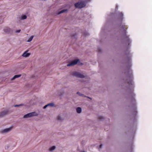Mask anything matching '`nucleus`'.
<instances>
[{
    "label": "nucleus",
    "instance_id": "obj_1",
    "mask_svg": "<svg viewBox=\"0 0 152 152\" xmlns=\"http://www.w3.org/2000/svg\"><path fill=\"white\" fill-rule=\"evenodd\" d=\"M89 0H82L77 2V8H82L85 7Z\"/></svg>",
    "mask_w": 152,
    "mask_h": 152
},
{
    "label": "nucleus",
    "instance_id": "obj_2",
    "mask_svg": "<svg viewBox=\"0 0 152 152\" xmlns=\"http://www.w3.org/2000/svg\"><path fill=\"white\" fill-rule=\"evenodd\" d=\"M38 115V114L36 112H33L25 115L23 116V118H30L34 116H37Z\"/></svg>",
    "mask_w": 152,
    "mask_h": 152
},
{
    "label": "nucleus",
    "instance_id": "obj_3",
    "mask_svg": "<svg viewBox=\"0 0 152 152\" xmlns=\"http://www.w3.org/2000/svg\"><path fill=\"white\" fill-rule=\"evenodd\" d=\"M10 113L9 110H8L2 111L0 112V118H2Z\"/></svg>",
    "mask_w": 152,
    "mask_h": 152
},
{
    "label": "nucleus",
    "instance_id": "obj_4",
    "mask_svg": "<svg viewBox=\"0 0 152 152\" xmlns=\"http://www.w3.org/2000/svg\"><path fill=\"white\" fill-rule=\"evenodd\" d=\"M4 32L7 34H12L13 32L12 29L8 27H5L4 29Z\"/></svg>",
    "mask_w": 152,
    "mask_h": 152
},
{
    "label": "nucleus",
    "instance_id": "obj_5",
    "mask_svg": "<svg viewBox=\"0 0 152 152\" xmlns=\"http://www.w3.org/2000/svg\"><path fill=\"white\" fill-rule=\"evenodd\" d=\"M76 64V59L73 60L69 61L67 65V66H72Z\"/></svg>",
    "mask_w": 152,
    "mask_h": 152
},
{
    "label": "nucleus",
    "instance_id": "obj_6",
    "mask_svg": "<svg viewBox=\"0 0 152 152\" xmlns=\"http://www.w3.org/2000/svg\"><path fill=\"white\" fill-rule=\"evenodd\" d=\"M12 129V127H10L9 128L1 130V132L2 134L7 133L11 131Z\"/></svg>",
    "mask_w": 152,
    "mask_h": 152
},
{
    "label": "nucleus",
    "instance_id": "obj_7",
    "mask_svg": "<svg viewBox=\"0 0 152 152\" xmlns=\"http://www.w3.org/2000/svg\"><path fill=\"white\" fill-rule=\"evenodd\" d=\"M48 106H50L51 107H53L55 106V105L53 103H49V104H48L45 105V106H44L43 107V108L44 109H46Z\"/></svg>",
    "mask_w": 152,
    "mask_h": 152
},
{
    "label": "nucleus",
    "instance_id": "obj_8",
    "mask_svg": "<svg viewBox=\"0 0 152 152\" xmlns=\"http://www.w3.org/2000/svg\"><path fill=\"white\" fill-rule=\"evenodd\" d=\"M70 76L71 77H76V71H71L70 73Z\"/></svg>",
    "mask_w": 152,
    "mask_h": 152
},
{
    "label": "nucleus",
    "instance_id": "obj_9",
    "mask_svg": "<svg viewBox=\"0 0 152 152\" xmlns=\"http://www.w3.org/2000/svg\"><path fill=\"white\" fill-rule=\"evenodd\" d=\"M28 50L25 51L22 55V56L24 57H28L30 55V53H28Z\"/></svg>",
    "mask_w": 152,
    "mask_h": 152
},
{
    "label": "nucleus",
    "instance_id": "obj_10",
    "mask_svg": "<svg viewBox=\"0 0 152 152\" xmlns=\"http://www.w3.org/2000/svg\"><path fill=\"white\" fill-rule=\"evenodd\" d=\"M77 77H78L80 78H83L85 77V76L83 74L77 72Z\"/></svg>",
    "mask_w": 152,
    "mask_h": 152
},
{
    "label": "nucleus",
    "instance_id": "obj_11",
    "mask_svg": "<svg viewBox=\"0 0 152 152\" xmlns=\"http://www.w3.org/2000/svg\"><path fill=\"white\" fill-rule=\"evenodd\" d=\"M123 14L122 12H119L118 14V17L120 18L121 20L122 21L123 18Z\"/></svg>",
    "mask_w": 152,
    "mask_h": 152
},
{
    "label": "nucleus",
    "instance_id": "obj_12",
    "mask_svg": "<svg viewBox=\"0 0 152 152\" xmlns=\"http://www.w3.org/2000/svg\"><path fill=\"white\" fill-rule=\"evenodd\" d=\"M68 10L67 9H63L61 11L59 12L58 13V15H59L62 13L67 12L68 11Z\"/></svg>",
    "mask_w": 152,
    "mask_h": 152
},
{
    "label": "nucleus",
    "instance_id": "obj_13",
    "mask_svg": "<svg viewBox=\"0 0 152 152\" xmlns=\"http://www.w3.org/2000/svg\"><path fill=\"white\" fill-rule=\"evenodd\" d=\"M21 76V75H15L12 78L11 80H15L16 78L20 77Z\"/></svg>",
    "mask_w": 152,
    "mask_h": 152
},
{
    "label": "nucleus",
    "instance_id": "obj_14",
    "mask_svg": "<svg viewBox=\"0 0 152 152\" xmlns=\"http://www.w3.org/2000/svg\"><path fill=\"white\" fill-rule=\"evenodd\" d=\"M71 37L72 39H75L76 37V33H72L71 35Z\"/></svg>",
    "mask_w": 152,
    "mask_h": 152
},
{
    "label": "nucleus",
    "instance_id": "obj_15",
    "mask_svg": "<svg viewBox=\"0 0 152 152\" xmlns=\"http://www.w3.org/2000/svg\"><path fill=\"white\" fill-rule=\"evenodd\" d=\"M27 18V16L26 15H21L20 17V19L21 20H23Z\"/></svg>",
    "mask_w": 152,
    "mask_h": 152
},
{
    "label": "nucleus",
    "instance_id": "obj_16",
    "mask_svg": "<svg viewBox=\"0 0 152 152\" xmlns=\"http://www.w3.org/2000/svg\"><path fill=\"white\" fill-rule=\"evenodd\" d=\"M81 108L80 107L77 108V112L78 113H80L81 112Z\"/></svg>",
    "mask_w": 152,
    "mask_h": 152
},
{
    "label": "nucleus",
    "instance_id": "obj_17",
    "mask_svg": "<svg viewBox=\"0 0 152 152\" xmlns=\"http://www.w3.org/2000/svg\"><path fill=\"white\" fill-rule=\"evenodd\" d=\"M56 148L55 146H53L49 148V150L50 151H52L54 150Z\"/></svg>",
    "mask_w": 152,
    "mask_h": 152
},
{
    "label": "nucleus",
    "instance_id": "obj_18",
    "mask_svg": "<svg viewBox=\"0 0 152 152\" xmlns=\"http://www.w3.org/2000/svg\"><path fill=\"white\" fill-rule=\"evenodd\" d=\"M34 36H31L28 39L27 41V42H30L32 40V39Z\"/></svg>",
    "mask_w": 152,
    "mask_h": 152
},
{
    "label": "nucleus",
    "instance_id": "obj_19",
    "mask_svg": "<svg viewBox=\"0 0 152 152\" xmlns=\"http://www.w3.org/2000/svg\"><path fill=\"white\" fill-rule=\"evenodd\" d=\"M121 28H122L125 31L127 29L128 27L124 25L122 26L121 27Z\"/></svg>",
    "mask_w": 152,
    "mask_h": 152
},
{
    "label": "nucleus",
    "instance_id": "obj_20",
    "mask_svg": "<svg viewBox=\"0 0 152 152\" xmlns=\"http://www.w3.org/2000/svg\"><path fill=\"white\" fill-rule=\"evenodd\" d=\"M24 105V104H15L14 105V107H20L21 106H22Z\"/></svg>",
    "mask_w": 152,
    "mask_h": 152
},
{
    "label": "nucleus",
    "instance_id": "obj_21",
    "mask_svg": "<svg viewBox=\"0 0 152 152\" xmlns=\"http://www.w3.org/2000/svg\"><path fill=\"white\" fill-rule=\"evenodd\" d=\"M80 62V61L77 58V64L82 65H83V64L81 63L80 64H79Z\"/></svg>",
    "mask_w": 152,
    "mask_h": 152
},
{
    "label": "nucleus",
    "instance_id": "obj_22",
    "mask_svg": "<svg viewBox=\"0 0 152 152\" xmlns=\"http://www.w3.org/2000/svg\"><path fill=\"white\" fill-rule=\"evenodd\" d=\"M58 120L61 121L63 119L60 116H59L58 117Z\"/></svg>",
    "mask_w": 152,
    "mask_h": 152
},
{
    "label": "nucleus",
    "instance_id": "obj_23",
    "mask_svg": "<svg viewBox=\"0 0 152 152\" xmlns=\"http://www.w3.org/2000/svg\"><path fill=\"white\" fill-rule=\"evenodd\" d=\"M126 40H127L128 42H130V39H129L128 37L126 36Z\"/></svg>",
    "mask_w": 152,
    "mask_h": 152
},
{
    "label": "nucleus",
    "instance_id": "obj_24",
    "mask_svg": "<svg viewBox=\"0 0 152 152\" xmlns=\"http://www.w3.org/2000/svg\"><path fill=\"white\" fill-rule=\"evenodd\" d=\"M128 83L129 85H132V80H130L128 82Z\"/></svg>",
    "mask_w": 152,
    "mask_h": 152
},
{
    "label": "nucleus",
    "instance_id": "obj_25",
    "mask_svg": "<svg viewBox=\"0 0 152 152\" xmlns=\"http://www.w3.org/2000/svg\"><path fill=\"white\" fill-rule=\"evenodd\" d=\"M77 94H78V95H79V96H83V94H81L80 93V92H77Z\"/></svg>",
    "mask_w": 152,
    "mask_h": 152
},
{
    "label": "nucleus",
    "instance_id": "obj_26",
    "mask_svg": "<svg viewBox=\"0 0 152 152\" xmlns=\"http://www.w3.org/2000/svg\"><path fill=\"white\" fill-rule=\"evenodd\" d=\"M83 35L85 36H86L88 35H89V34L86 32L84 33Z\"/></svg>",
    "mask_w": 152,
    "mask_h": 152
},
{
    "label": "nucleus",
    "instance_id": "obj_27",
    "mask_svg": "<svg viewBox=\"0 0 152 152\" xmlns=\"http://www.w3.org/2000/svg\"><path fill=\"white\" fill-rule=\"evenodd\" d=\"M103 118V117L101 116H99L98 118V119L99 120H102Z\"/></svg>",
    "mask_w": 152,
    "mask_h": 152
},
{
    "label": "nucleus",
    "instance_id": "obj_28",
    "mask_svg": "<svg viewBox=\"0 0 152 152\" xmlns=\"http://www.w3.org/2000/svg\"><path fill=\"white\" fill-rule=\"evenodd\" d=\"M20 31H21V30L20 29H19V30H16L15 31V32L16 33H19V32H20Z\"/></svg>",
    "mask_w": 152,
    "mask_h": 152
},
{
    "label": "nucleus",
    "instance_id": "obj_29",
    "mask_svg": "<svg viewBox=\"0 0 152 152\" xmlns=\"http://www.w3.org/2000/svg\"><path fill=\"white\" fill-rule=\"evenodd\" d=\"M102 145H99V148H101L102 146Z\"/></svg>",
    "mask_w": 152,
    "mask_h": 152
},
{
    "label": "nucleus",
    "instance_id": "obj_30",
    "mask_svg": "<svg viewBox=\"0 0 152 152\" xmlns=\"http://www.w3.org/2000/svg\"><path fill=\"white\" fill-rule=\"evenodd\" d=\"M76 3H75L74 4V6L76 8Z\"/></svg>",
    "mask_w": 152,
    "mask_h": 152
},
{
    "label": "nucleus",
    "instance_id": "obj_31",
    "mask_svg": "<svg viewBox=\"0 0 152 152\" xmlns=\"http://www.w3.org/2000/svg\"><path fill=\"white\" fill-rule=\"evenodd\" d=\"M9 148V146H7V148Z\"/></svg>",
    "mask_w": 152,
    "mask_h": 152
},
{
    "label": "nucleus",
    "instance_id": "obj_32",
    "mask_svg": "<svg viewBox=\"0 0 152 152\" xmlns=\"http://www.w3.org/2000/svg\"><path fill=\"white\" fill-rule=\"evenodd\" d=\"M82 152H84V151H82Z\"/></svg>",
    "mask_w": 152,
    "mask_h": 152
}]
</instances>
